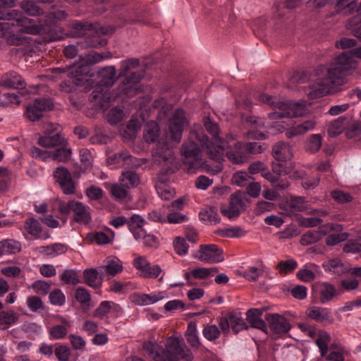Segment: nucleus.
<instances>
[{
	"instance_id": "obj_2",
	"label": "nucleus",
	"mask_w": 361,
	"mask_h": 361,
	"mask_svg": "<svg viewBox=\"0 0 361 361\" xmlns=\"http://www.w3.org/2000/svg\"><path fill=\"white\" fill-rule=\"evenodd\" d=\"M353 59L346 51H343L333 63L319 66L317 68V78L311 87L310 97L312 99L322 97L344 85L346 75L353 68Z\"/></svg>"
},
{
	"instance_id": "obj_59",
	"label": "nucleus",
	"mask_w": 361,
	"mask_h": 361,
	"mask_svg": "<svg viewBox=\"0 0 361 361\" xmlns=\"http://www.w3.org/2000/svg\"><path fill=\"white\" fill-rule=\"evenodd\" d=\"M140 237L139 240H142L144 246L147 247H156L158 246L159 240L158 238L153 234H147L145 231L140 234Z\"/></svg>"
},
{
	"instance_id": "obj_42",
	"label": "nucleus",
	"mask_w": 361,
	"mask_h": 361,
	"mask_svg": "<svg viewBox=\"0 0 361 361\" xmlns=\"http://www.w3.org/2000/svg\"><path fill=\"white\" fill-rule=\"evenodd\" d=\"M23 228L26 232L34 236L38 235L42 231L40 223L33 218L26 219Z\"/></svg>"
},
{
	"instance_id": "obj_35",
	"label": "nucleus",
	"mask_w": 361,
	"mask_h": 361,
	"mask_svg": "<svg viewBox=\"0 0 361 361\" xmlns=\"http://www.w3.org/2000/svg\"><path fill=\"white\" fill-rule=\"evenodd\" d=\"M20 6L26 14L30 16H39L44 13L43 9L33 1H23Z\"/></svg>"
},
{
	"instance_id": "obj_1",
	"label": "nucleus",
	"mask_w": 361,
	"mask_h": 361,
	"mask_svg": "<svg viewBox=\"0 0 361 361\" xmlns=\"http://www.w3.org/2000/svg\"><path fill=\"white\" fill-rule=\"evenodd\" d=\"M226 142L222 140L216 147L213 146V143L209 145L208 137L201 128L190 130L188 137L180 147V155L186 171L193 173L200 167L202 149H206L211 159L220 162L223 160Z\"/></svg>"
},
{
	"instance_id": "obj_10",
	"label": "nucleus",
	"mask_w": 361,
	"mask_h": 361,
	"mask_svg": "<svg viewBox=\"0 0 361 361\" xmlns=\"http://www.w3.org/2000/svg\"><path fill=\"white\" fill-rule=\"evenodd\" d=\"M185 124V111L176 109L169 120V134L172 140L178 143L180 142Z\"/></svg>"
},
{
	"instance_id": "obj_17",
	"label": "nucleus",
	"mask_w": 361,
	"mask_h": 361,
	"mask_svg": "<svg viewBox=\"0 0 361 361\" xmlns=\"http://www.w3.org/2000/svg\"><path fill=\"white\" fill-rule=\"evenodd\" d=\"M26 86L25 80L16 71H8L0 77V87L12 89H23Z\"/></svg>"
},
{
	"instance_id": "obj_29",
	"label": "nucleus",
	"mask_w": 361,
	"mask_h": 361,
	"mask_svg": "<svg viewBox=\"0 0 361 361\" xmlns=\"http://www.w3.org/2000/svg\"><path fill=\"white\" fill-rule=\"evenodd\" d=\"M19 320V314L13 310L0 311V329H6L16 324Z\"/></svg>"
},
{
	"instance_id": "obj_7",
	"label": "nucleus",
	"mask_w": 361,
	"mask_h": 361,
	"mask_svg": "<svg viewBox=\"0 0 361 361\" xmlns=\"http://www.w3.org/2000/svg\"><path fill=\"white\" fill-rule=\"evenodd\" d=\"M107 57V56L94 51H91L85 55H80L78 66L69 72L68 75L74 79L76 85H82L85 81H87L89 66L99 63Z\"/></svg>"
},
{
	"instance_id": "obj_15",
	"label": "nucleus",
	"mask_w": 361,
	"mask_h": 361,
	"mask_svg": "<svg viewBox=\"0 0 361 361\" xmlns=\"http://www.w3.org/2000/svg\"><path fill=\"white\" fill-rule=\"evenodd\" d=\"M305 314L310 319L324 325L332 324L334 321L331 310L326 307L312 306L306 310Z\"/></svg>"
},
{
	"instance_id": "obj_57",
	"label": "nucleus",
	"mask_w": 361,
	"mask_h": 361,
	"mask_svg": "<svg viewBox=\"0 0 361 361\" xmlns=\"http://www.w3.org/2000/svg\"><path fill=\"white\" fill-rule=\"evenodd\" d=\"M50 302L54 305L61 306L65 303V295L60 289H54L49 295Z\"/></svg>"
},
{
	"instance_id": "obj_32",
	"label": "nucleus",
	"mask_w": 361,
	"mask_h": 361,
	"mask_svg": "<svg viewBox=\"0 0 361 361\" xmlns=\"http://www.w3.org/2000/svg\"><path fill=\"white\" fill-rule=\"evenodd\" d=\"M218 271L217 268H206V267H197L185 273V279H188L190 276H192L196 279H205L208 276L213 275V274Z\"/></svg>"
},
{
	"instance_id": "obj_40",
	"label": "nucleus",
	"mask_w": 361,
	"mask_h": 361,
	"mask_svg": "<svg viewBox=\"0 0 361 361\" xmlns=\"http://www.w3.org/2000/svg\"><path fill=\"white\" fill-rule=\"evenodd\" d=\"M20 244L13 240H6L0 242V252L1 255L15 253L20 251Z\"/></svg>"
},
{
	"instance_id": "obj_20",
	"label": "nucleus",
	"mask_w": 361,
	"mask_h": 361,
	"mask_svg": "<svg viewBox=\"0 0 361 361\" xmlns=\"http://www.w3.org/2000/svg\"><path fill=\"white\" fill-rule=\"evenodd\" d=\"M84 283L88 286L97 289L102 285L103 278L97 269H86L83 271Z\"/></svg>"
},
{
	"instance_id": "obj_34",
	"label": "nucleus",
	"mask_w": 361,
	"mask_h": 361,
	"mask_svg": "<svg viewBox=\"0 0 361 361\" xmlns=\"http://www.w3.org/2000/svg\"><path fill=\"white\" fill-rule=\"evenodd\" d=\"M199 217L202 221L212 225L216 224L220 221L217 209L214 207L201 211Z\"/></svg>"
},
{
	"instance_id": "obj_61",
	"label": "nucleus",
	"mask_w": 361,
	"mask_h": 361,
	"mask_svg": "<svg viewBox=\"0 0 361 361\" xmlns=\"http://www.w3.org/2000/svg\"><path fill=\"white\" fill-rule=\"evenodd\" d=\"M356 7V0H337L335 6L336 12H340L348 8L350 13H352Z\"/></svg>"
},
{
	"instance_id": "obj_62",
	"label": "nucleus",
	"mask_w": 361,
	"mask_h": 361,
	"mask_svg": "<svg viewBox=\"0 0 361 361\" xmlns=\"http://www.w3.org/2000/svg\"><path fill=\"white\" fill-rule=\"evenodd\" d=\"M173 247L176 254L185 255L188 252L189 246L184 238L176 237L173 240Z\"/></svg>"
},
{
	"instance_id": "obj_22",
	"label": "nucleus",
	"mask_w": 361,
	"mask_h": 361,
	"mask_svg": "<svg viewBox=\"0 0 361 361\" xmlns=\"http://www.w3.org/2000/svg\"><path fill=\"white\" fill-rule=\"evenodd\" d=\"M272 155L279 161H286L292 157L290 145L284 142H279L272 147Z\"/></svg>"
},
{
	"instance_id": "obj_53",
	"label": "nucleus",
	"mask_w": 361,
	"mask_h": 361,
	"mask_svg": "<svg viewBox=\"0 0 361 361\" xmlns=\"http://www.w3.org/2000/svg\"><path fill=\"white\" fill-rule=\"evenodd\" d=\"M345 135L348 138H353L361 134V121H355L348 124L345 128Z\"/></svg>"
},
{
	"instance_id": "obj_36",
	"label": "nucleus",
	"mask_w": 361,
	"mask_h": 361,
	"mask_svg": "<svg viewBox=\"0 0 361 361\" xmlns=\"http://www.w3.org/2000/svg\"><path fill=\"white\" fill-rule=\"evenodd\" d=\"M204 126L207 131L210 133L211 135H212V140L210 142L208 140V144L213 143V146L216 147L217 145L219 144L220 140H222L224 142V140L221 139L219 135V127L218 125L215 123H213L211 121V120L207 118L204 121ZM225 142H226L225 141ZM227 143H226V145Z\"/></svg>"
},
{
	"instance_id": "obj_26",
	"label": "nucleus",
	"mask_w": 361,
	"mask_h": 361,
	"mask_svg": "<svg viewBox=\"0 0 361 361\" xmlns=\"http://www.w3.org/2000/svg\"><path fill=\"white\" fill-rule=\"evenodd\" d=\"M119 181L128 190L136 188L140 182L138 174L133 170L122 172Z\"/></svg>"
},
{
	"instance_id": "obj_8",
	"label": "nucleus",
	"mask_w": 361,
	"mask_h": 361,
	"mask_svg": "<svg viewBox=\"0 0 361 361\" xmlns=\"http://www.w3.org/2000/svg\"><path fill=\"white\" fill-rule=\"evenodd\" d=\"M59 210L62 214H73V221L78 224L87 225L92 221L90 207L76 200L61 201Z\"/></svg>"
},
{
	"instance_id": "obj_14",
	"label": "nucleus",
	"mask_w": 361,
	"mask_h": 361,
	"mask_svg": "<svg viewBox=\"0 0 361 361\" xmlns=\"http://www.w3.org/2000/svg\"><path fill=\"white\" fill-rule=\"evenodd\" d=\"M265 319L269 324L270 330L276 334H286L291 328L288 320L279 314H267Z\"/></svg>"
},
{
	"instance_id": "obj_37",
	"label": "nucleus",
	"mask_w": 361,
	"mask_h": 361,
	"mask_svg": "<svg viewBox=\"0 0 361 361\" xmlns=\"http://www.w3.org/2000/svg\"><path fill=\"white\" fill-rule=\"evenodd\" d=\"M159 132V128L156 122H148L145 127L144 139L147 142H154L158 137Z\"/></svg>"
},
{
	"instance_id": "obj_44",
	"label": "nucleus",
	"mask_w": 361,
	"mask_h": 361,
	"mask_svg": "<svg viewBox=\"0 0 361 361\" xmlns=\"http://www.w3.org/2000/svg\"><path fill=\"white\" fill-rule=\"evenodd\" d=\"M60 279L66 284L76 285L80 282L79 276L73 269H66L60 276Z\"/></svg>"
},
{
	"instance_id": "obj_46",
	"label": "nucleus",
	"mask_w": 361,
	"mask_h": 361,
	"mask_svg": "<svg viewBox=\"0 0 361 361\" xmlns=\"http://www.w3.org/2000/svg\"><path fill=\"white\" fill-rule=\"evenodd\" d=\"M343 226L339 224L327 223L320 226L317 232L320 234V239L323 235L331 234L332 232H340L342 231Z\"/></svg>"
},
{
	"instance_id": "obj_30",
	"label": "nucleus",
	"mask_w": 361,
	"mask_h": 361,
	"mask_svg": "<svg viewBox=\"0 0 361 361\" xmlns=\"http://www.w3.org/2000/svg\"><path fill=\"white\" fill-rule=\"evenodd\" d=\"M347 124L348 118L344 116H340L329 123L327 129L328 135L330 137H336L345 129Z\"/></svg>"
},
{
	"instance_id": "obj_23",
	"label": "nucleus",
	"mask_w": 361,
	"mask_h": 361,
	"mask_svg": "<svg viewBox=\"0 0 361 361\" xmlns=\"http://www.w3.org/2000/svg\"><path fill=\"white\" fill-rule=\"evenodd\" d=\"M145 224V220L139 214H133L130 219H128V229L136 240H139L140 234H142V232L145 231L143 228Z\"/></svg>"
},
{
	"instance_id": "obj_28",
	"label": "nucleus",
	"mask_w": 361,
	"mask_h": 361,
	"mask_svg": "<svg viewBox=\"0 0 361 361\" xmlns=\"http://www.w3.org/2000/svg\"><path fill=\"white\" fill-rule=\"evenodd\" d=\"M226 157L233 164H243L247 161V156L242 149V143L238 142L235 145V149L228 151L226 153Z\"/></svg>"
},
{
	"instance_id": "obj_38",
	"label": "nucleus",
	"mask_w": 361,
	"mask_h": 361,
	"mask_svg": "<svg viewBox=\"0 0 361 361\" xmlns=\"http://www.w3.org/2000/svg\"><path fill=\"white\" fill-rule=\"evenodd\" d=\"M103 268L109 275L113 276L122 272L123 269L121 261L117 258L108 260L104 267H100L101 269Z\"/></svg>"
},
{
	"instance_id": "obj_51",
	"label": "nucleus",
	"mask_w": 361,
	"mask_h": 361,
	"mask_svg": "<svg viewBox=\"0 0 361 361\" xmlns=\"http://www.w3.org/2000/svg\"><path fill=\"white\" fill-rule=\"evenodd\" d=\"M202 334L206 339L212 341L219 338L221 332L216 325L207 324L204 327Z\"/></svg>"
},
{
	"instance_id": "obj_31",
	"label": "nucleus",
	"mask_w": 361,
	"mask_h": 361,
	"mask_svg": "<svg viewBox=\"0 0 361 361\" xmlns=\"http://www.w3.org/2000/svg\"><path fill=\"white\" fill-rule=\"evenodd\" d=\"M58 148L51 152L52 160L59 162H67L71 158L72 149L68 147V142L65 145H58Z\"/></svg>"
},
{
	"instance_id": "obj_47",
	"label": "nucleus",
	"mask_w": 361,
	"mask_h": 361,
	"mask_svg": "<svg viewBox=\"0 0 361 361\" xmlns=\"http://www.w3.org/2000/svg\"><path fill=\"white\" fill-rule=\"evenodd\" d=\"M218 233L221 237L226 238H240L244 236L246 232L240 226L231 227L219 230Z\"/></svg>"
},
{
	"instance_id": "obj_5",
	"label": "nucleus",
	"mask_w": 361,
	"mask_h": 361,
	"mask_svg": "<svg viewBox=\"0 0 361 361\" xmlns=\"http://www.w3.org/2000/svg\"><path fill=\"white\" fill-rule=\"evenodd\" d=\"M259 102L269 104L274 111L269 114L271 119H276L283 117H297L303 116L307 108L303 102H271L272 97L266 94H261L258 97Z\"/></svg>"
},
{
	"instance_id": "obj_39",
	"label": "nucleus",
	"mask_w": 361,
	"mask_h": 361,
	"mask_svg": "<svg viewBox=\"0 0 361 361\" xmlns=\"http://www.w3.org/2000/svg\"><path fill=\"white\" fill-rule=\"evenodd\" d=\"M108 231L111 232V236L102 231H99L96 232L95 233H89L87 235V238L90 241H95L97 245L108 244L114 238V232L111 231L109 228Z\"/></svg>"
},
{
	"instance_id": "obj_63",
	"label": "nucleus",
	"mask_w": 361,
	"mask_h": 361,
	"mask_svg": "<svg viewBox=\"0 0 361 361\" xmlns=\"http://www.w3.org/2000/svg\"><path fill=\"white\" fill-rule=\"evenodd\" d=\"M25 114L31 121H39L43 116L42 112L34 104L27 106Z\"/></svg>"
},
{
	"instance_id": "obj_64",
	"label": "nucleus",
	"mask_w": 361,
	"mask_h": 361,
	"mask_svg": "<svg viewBox=\"0 0 361 361\" xmlns=\"http://www.w3.org/2000/svg\"><path fill=\"white\" fill-rule=\"evenodd\" d=\"M33 104L43 113L45 111H50L54 108V103L49 98H37Z\"/></svg>"
},
{
	"instance_id": "obj_45",
	"label": "nucleus",
	"mask_w": 361,
	"mask_h": 361,
	"mask_svg": "<svg viewBox=\"0 0 361 361\" xmlns=\"http://www.w3.org/2000/svg\"><path fill=\"white\" fill-rule=\"evenodd\" d=\"M80 159L81 162L80 168L83 173H85L92 168V157L88 149H82L80 151Z\"/></svg>"
},
{
	"instance_id": "obj_21",
	"label": "nucleus",
	"mask_w": 361,
	"mask_h": 361,
	"mask_svg": "<svg viewBox=\"0 0 361 361\" xmlns=\"http://www.w3.org/2000/svg\"><path fill=\"white\" fill-rule=\"evenodd\" d=\"M262 312L263 310L259 309H250L246 313L247 321L252 327L267 332V324L262 319Z\"/></svg>"
},
{
	"instance_id": "obj_4",
	"label": "nucleus",
	"mask_w": 361,
	"mask_h": 361,
	"mask_svg": "<svg viewBox=\"0 0 361 361\" xmlns=\"http://www.w3.org/2000/svg\"><path fill=\"white\" fill-rule=\"evenodd\" d=\"M0 20H4L0 23L1 37H9L18 32L35 35L39 32V27L33 24V20L23 16L16 10L0 9Z\"/></svg>"
},
{
	"instance_id": "obj_3",
	"label": "nucleus",
	"mask_w": 361,
	"mask_h": 361,
	"mask_svg": "<svg viewBox=\"0 0 361 361\" xmlns=\"http://www.w3.org/2000/svg\"><path fill=\"white\" fill-rule=\"evenodd\" d=\"M144 350L154 361H192L193 355L183 341L177 338L170 337L166 342V349L150 341L144 343Z\"/></svg>"
},
{
	"instance_id": "obj_43",
	"label": "nucleus",
	"mask_w": 361,
	"mask_h": 361,
	"mask_svg": "<svg viewBox=\"0 0 361 361\" xmlns=\"http://www.w3.org/2000/svg\"><path fill=\"white\" fill-rule=\"evenodd\" d=\"M330 340L331 336L326 331L320 332L319 338L316 340V344L322 357L325 356L328 352V343Z\"/></svg>"
},
{
	"instance_id": "obj_48",
	"label": "nucleus",
	"mask_w": 361,
	"mask_h": 361,
	"mask_svg": "<svg viewBox=\"0 0 361 361\" xmlns=\"http://www.w3.org/2000/svg\"><path fill=\"white\" fill-rule=\"evenodd\" d=\"M110 194L116 200L125 199L128 193V189L121 184H113L109 188Z\"/></svg>"
},
{
	"instance_id": "obj_6",
	"label": "nucleus",
	"mask_w": 361,
	"mask_h": 361,
	"mask_svg": "<svg viewBox=\"0 0 361 361\" xmlns=\"http://www.w3.org/2000/svg\"><path fill=\"white\" fill-rule=\"evenodd\" d=\"M99 75L101 77L99 85L92 91L91 100L98 102L102 108H106L111 98L107 88L112 86L117 79L116 71L114 66H108L104 68L99 72Z\"/></svg>"
},
{
	"instance_id": "obj_24",
	"label": "nucleus",
	"mask_w": 361,
	"mask_h": 361,
	"mask_svg": "<svg viewBox=\"0 0 361 361\" xmlns=\"http://www.w3.org/2000/svg\"><path fill=\"white\" fill-rule=\"evenodd\" d=\"M316 123L314 120H307L302 123L295 125L288 128L286 132L287 138H292L293 137L302 135L307 131L314 128Z\"/></svg>"
},
{
	"instance_id": "obj_60",
	"label": "nucleus",
	"mask_w": 361,
	"mask_h": 361,
	"mask_svg": "<svg viewBox=\"0 0 361 361\" xmlns=\"http://www.w3.org/2000/svg\"><path fill=\"white\" fill-rule=\"evenodd\" d=\"M320 234L317 231H310L304 233L300 239L302 245H309L320 240Z\"/></svg>"
},
{
	"instance_id": "obj_11",
	"label": "nucleus",
	"mask_w": 361,
	"mask_h": 361,
	"mask_svg": "<svg viewBox=\"0 0 361 361\" xmlns=\"http://www.w3.org/2000/svg\"><path fill=\"white\" fill-rule=\"evenodd\" d=\"M312 292L321 304H326L338 295L336 287L328 282H317L312 286Z\"/></svg>"
},
{
	"instance_id": "obj_56",
	"label": "nucleus",
	"mask_w": 361,
	"mask_h": 361,
	"mask_svg": "<svg viewBox=\"0 0 361 361\" xmlns=\"http://www.w3.org/2000/svg\"><path fill=\"white\" fill-rule=\"evenodd\" d=\"M139 60L137 59H129L123 61L121 63V68L119 70V76H124L131 69L135 68L139 66Z\"/></svg>"
},
{
	"instance_id": "obj_54",
	"label": "nucleus",
	"mask_w": 361,
	"mask_h": 361,
	"mask_svg": "<svg viewBox=\"0 0 361 361\" xmlns=\"http://www.w3.org/2000/svg\"><path fill=\"white\" fill-rule=\"evenodd\" d=\"M123 111L119 108L114 107L110 109L107 114V121L111 125H116L123 118Z\"/></svg>"
},
{
	"instance_id": "obj_49",
	"label": "nucleus",
	"mask_w": 361,
	"mask_h": 361,
	"mask_svg": "<svg viewBox=\"0 0 361 361\" xmlns=\"http://www.w3.org/2000/svg\"><path fill=\"white\" fill-rule=\"evenodd\" d=\"M325 270L341 275L345 272L346 269L339 259H331L324 264Z\"/></svg>"
},
{
	"instance_id": "obj_18",
	"label": "nucleus",
	"mask_w": 361,
	"mask_h": 361,
	"mask_svg": "<svg viewBox=\"0 0 361 361\" xmlns=\"http://www.w3.org/2000/svg\"><path fill=\"white\" fill-rule=\"evenodd\" d=\"M37 143L44 147H55L59 145H65L66 140L58 133H46L39 137Z\"/></svg>"
},
{
	"instance_id": "obj_19",
	"label": "nucleus",
	"mask_w": 361,
	"mask_h": 361,
	"mask_svg": "<svg viewBox=\"0 0 361 361\" xmlns=\"http://www.w3.org/2000/svg\"><path fill=\"white\" fill-rule=\"evenodd\" d=\"M142 78V75L137 73L132 72L126 77V84L119 87L121 93L127 96L133 97L136 94V89L134 85L138 83Z\"/></svg>"
},
{
	"instance_id": "obj_25",
	"label": "nucleus",
	"mask_w": 361,
	"mask_h": 361,
	"mask_svg": "<svg viewBox=\"0 0 361 361\" xmlns=\"http://www.w3.org/2000/svg\"><path fill=\"white\" fill-rule=\"evenodd\" d=\"M59 318L63 324L54 325L49 329V334L51 339L63 338L68 333V329L71 326V322L67 319L61 317Z\"/></svg>"
},
{
	"instance_id": "obj_27",
	"label": "nucleus",
	"mask_w": 361,
	"mask_h": 361,
	"mask_svg": "<svg viewBox=\"0 0 361 361\" xmlns=\"http://www.w3.org/2000/svg\"><path fill=\"white\" fill-rule=\"evenodd\" d=\"M323 137L320 134L310 135L305 142L304 149L309 154H316L322 147Z\"/></svg>"
},
{
	"instance_id": "obj_9",
	"label": "nucleus",
	"mask_w": 361,
	"mask_h": 361,
	"mask_svg": "<svg viewBox=\"0 0 361 361\" xmlns=\"http://www.w3.org/2000/svg\"><path fill=\"white\" fill-rule=\"evenodd\" d=\"M228 205L222 204L220 211L229 219L238 217L245 209L246 195L245 192L238 191L231 195Z\"/></svg>"
},
{
	"instance_id": "obj_16",
	"label": "nucleus",
	"mask_w": 361,
	"mask_h": 361,
	"mask_svg": "<svg viewBox=\"0 0 361 361\" xmlns=\"http://www.w3.org/2000/svg\"><path fill=\"white\" fill-rule=\"evenodd\" d=\"M134 267L141 271V276L145 278H157L161 271L159 265L151 266L149 261L142 256L134 259Z\"/></svg>"
},
{
	"instance_id": "obj_41",
	"label": "nucleus",
	"mask_w": 361,
	"mask_h": 361,
	"mask_svg": "<svg viewBox=\"0 0 361 361\" xmlns=\"http://www.w3.org/2000/svg\"><path fill=\"white\" fill-rule=\"evenodd\" d=\"M124 156V161L122 166L129 169V170L137 169L147 162L146 159L134 157L128 152H126V155Z\"/></svg>"
},
{
	"instance_id": "obj_55",
	"label": "nucleus",
	"mask_w": 361,
	"mask_h": 361,
	"mask_svg": "<svg viewBox=\"0 0 361 361\" xmlns=\"http://www.w3.org/2000/svg\"><path fill=\"white\" fill-rule=\"evenodd\" d=\"M348 237V233L340 232H336L329 234L326 238V243L327 245H335L339 243L345 241Z\"/></svg>"
},
{
	"instance_id": "obj_50",
	"label": "nucleus",
	"mask_w": 361,
	"mask_h": 361,
	"mask_svg": "<svg viewBox=\"0 0 361 361\" xmlns=\"http://www.w3.org/2000/svg\"><path fill=\"white\" fill-rule=\"evenodd\" d=\"M298 266V263L293 259H290L286 261H281L278 263L276 268L279 269L280 274H286L293 271Z\"/></svg>"
},
{
	"instance_id": "obj_12",
	"label": "nucleus",
	"mask_w": 361,
	"mask_h": 361,
	"mask_svg": "<svg viewBox=\"0 0 361 361\" xmlns=\"http://www.w3.org/2000/svg\"><path fill=\"white\" fill-rule=\"evenodd\" d=\"M54 177L64 194L72 195L75 193V185L71 173L66 168L63 166L56 168L54 171Z\"/></svg>"
},
{
	"instance_id": "obj_52",
	"label": "nucleus",
	"mask_w": 361,
	"mask_h": 361,
	"mask_svg": "<svg viewBox=\"0 0 361 361\" xmlns=\"http://www.w3.org/2000/svg\"><path fill=\"white\" fill-rule=\"evenodd\" d=\"M288 205L295 212H302L307 209L305 198L303 197H290Z\"/></svg>"
},
{
	"instance_id": "obj_58",
	"label": "nucleus",
	"mask_w": 361,
	"mask_h": 361,
	"mask_svg": "<svg viewBox=\"0 0 361 361\" xmlns=\"http://www.w3.org/2000/svg\"><path fill=\"white\" fill-rule=\"evenodd\" d=\"M250 176L245 171H238L232 177V183L240 187H243L249 183Z\"/></svg>"
},
{
	"instance_id": "obj_33",
	"label": "nucleus",
	"mask_w": 361,
	"mask_h": 361,
	"mask_svg": "<svg viewBox=\"0 0 361 361\" xmlns=\"http://www.w3.org/2000/svg\"><path fill=\"white\" fill-rule=\"evenodd\" d=\"M228 316L231 327L235 334L243 329H247V326L240 312H231Z\"/></svg>"
},
{
	"instance_id": "obj_13",
	"label": "nucleus",
	"mask_w": 361,
	"mask_h": 361,
	"mask_svg": "<svg viewBox=\"0 0 361 361\" xmlns=\"http://www.w3.org/2000/svg\"><path fill=\"white\" fill-rule=\"evenodd\" d=\"M206 263H217L224 260L223 252L216 245H201L196 256Z\"/></svg>"
}]
</instances>
